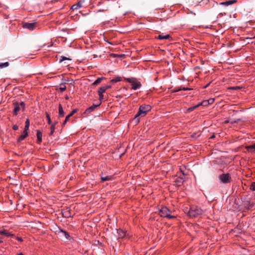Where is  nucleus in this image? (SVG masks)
Masks as SVG:
<instances>
[{
    "instance_id": "1",
    "label": "nucleus",
    "mask_w": 255,
    "mask_h": 255,
    "mask_svg": "<svg viewBox=\"0 0 255 255\" xmlns=\"http://www.w3.org/2000/svg\"><path fill=\"white\" fill-rule=\"evenodd\" d=\"M151 108L150 105H141L139 107L137 113L134 118V120L135 121V122L136 124L138 123L139 122V119L138 117L144 116L147 114V113L151 110Z\"/></svg>"
},
{
    "instance_id": "2",
    "label": "nucleus",
    "mask_w": 255,
    "mask_h": 255,
    "mask_svg": "<svg viewBox=\"0 0 255 255\" xmlns=\"http://www.w3.org/2000/svg\"><path fill=\"white\" fill-rule=\"evenodd\" d=\"M203 210L197 206H191L188 211V216L191 218H196L203 213Z\"/></svg>"
},
{
    "instance_id": "3",
    "label": "nucleus",
    "mask_w": 255,
    "mask_h": 255,
    "mask_svg": "<svg viewBox=\"0 0 255 255\" xmlns=\"http://www.w3.org/2000/svg\"><path fill=\"white\" fill-rule=\"evenodd\" d=\"M171 213V211L167 207L163 206L159 210V215L162 217L169 219L176 218V216L170 215Z\"/></svg>"
},
{
    "instance_id": "4",
    "label": "nucleus",
    "mask_w": 255,
    "mask_h": 255,
    "mask_svg": "<svg viewBox=\"0 0 255 255\" xmlns=\"http://www.w3.org/2000/svg\"><path fill=\"white\" fill-rule=\"evenodd\" d=\"M126 80L132 84V89L134 90L139 88L141 86L140 83L138 82L135 78H127L126 79Z\"/></svg>"
},
{
    "instance_id": "5",
    "label": "nucleus",
    "mask_w": 255,
    "mask_h": 255,
    "mask_svg": "<svg viewBox=\"0 0 255 255\" xmlns=\"http://www.w3.org/2000/svg\"><path fill=\"white\" fill-rule=\"evenodd\" d=\"M36 26V23L32 22V23H27L25 22L23 24V27L24 28H27L29 29L30 30H33L34 29H35Z\"/></svg>"
},
{
    "instance_id": "6",
    "label": "nucleus",
    "mask_w": 255,
    "mask_h": 255,
    "mask_svg": "<svg viewBox=\"0 0 255 255\" xmlns=\"http://www.w3.org/2000/svg\"><path fill=\"white\" fill-rule=\"evenodd\" d=\"M220 180L221 183L226 184L232 181L231 176H220Z\"/></svg>"
},
{
    "instance_id": "7",
    "label": "nucleus",
    "mask_w": 255,
    "mask_h": 255,
    "mask_svg": "<svg viewBox=\"0 0 255 255\" xmlns=\"http://www.w3.org/2000/svg\"><path fill=\"white\" fill-rule=\"evenodd\" d=\"M184 181V180L182 176H178V177L174 181L175 182L174 185L176 186H180L183 184Z\"/></svg>"
},
{
    "instance_id": "8",
    "label": "nucleus",
    "mask_w": 255,
    "mask_h": 255,
    "mask_svg": "<svg viewBox=\"0 0 255 255\" xmlns=\"http://www.w3.org/2000/svg\"><path fill=\"white\" fill-rule=\"evenodd\" d=\"M63 216L65 218H70L71 217V214L70 213V209L69 208H66L63 209L62 211Z\"/></svg>"
},
{
    "instance_id": "9",
    "label": "nucleus",
    "mask_w": 255,
    "mask_h": 255,
    "mask_svg": "<svg viewBox=\"0 0 255 255\" xmlns=\"http://www.w3.org/2000/svg\"><path fill=\"white\" fill-rule=\"evenodd\" d=\"M117 232L118 239L123 238L126 236V232L121 229H117Z\"/></svg>"
},
{
    "instance_id": "10",
    "label": "nucleus",
    "mask_w": 255,
    "mask_h": 255,
    "mask_svg": "<svg viewBox=\"0 0 255 255\" xmlns=\"http://www.w3.org/2000/svg\"><path fill=\"white\" fill-rule=\"evenodd\" d=\"M64 116V112L62 105L60 104L58 106V118H61Z\"/></svg>"
},
{
    "instance_id": "11",
    "label": "nucleus",
    "mask_w": 255,
    "mask_h": 255,
    "mask_svg": "<svg viewBox=\"0 0 255 255\" xmlns=\"http://www.w3.org/2000/svg\"><path fill=\"white\" fill-rule=\"evenodd\" d=\"M13 106L14 107L13 114L15 115H16L17 114V113L19 111L20 109L19 104L18 102H14L13 103Z\"/></svg>"
},
{
    "instance_id": "12",
    "label": "nucleus",
    "mask_w": 255,
    "mask_h": 255,
    "mask_svg": "<svg viewBox=\"0 0 255 255\" xmlns=\"http://www.w3.org/2000/svg\"><path fill=\"white\" fill-rule=\"evenodd\" d=\"M100 105V104H98V105H95V104H93L92 106L90 107L89 108H88L87 109H86V110L85 111V113L86 114H89L91 112H93V111L95 110V109L97 107H98L99 105Z\"/></svg>"
},
{
    "instance_id": "13",
    "label": "nucleus",
    "mask_w": 255,
    "mask_h": 255,
    "mask_svg": "<svg viewBox=\"0 0 255 255\" xmlns=\"http://www.w3.org/2000/svg\"><path fill=\"white\" fill-rule=\"evenodd\" d=\"M236 0H227L225 2H222L220 3L221 5H225V6H228L229 5L232 4L235 2H236Z\"/></svg>"
},
{
    "instance_id": "14",
    "label": "nucleus",
    "mask_w": 255,
    "mask_h": 255,
    "mask_svg": "<svg viewBox=\"0 0 255 255\" xmlns=\"http://www.w3.org/2000/svg\"><path fill=\"white\" fill-rule=\"evenodd\" d=\"M28 132H25L23 131V133L21 134L19 137V138L17 139V142H20L22 140H23L28 135Z\"/></svg>"
},
{
    "instance_id": "15",
    "label": "nucleus",
    "mask_w": 255,
    "mask_h": 255,
    "mask_svg": "<svg viewBox=\"0 0 255 255\" xmlns=\"http://www.w3.org/2000/svg\"><path fill=\"white\" fill-rule=\"evenodd\" d=\"M191 90V89L189 88H185V87H176L173 90V92H177L180 91L181 90L188 91V90Z\"/></svg>"
},
{
    "instance_id": "16",
    "label": "nucleus",
    "mask_w": 255,
    "mask_h": 255,
    "mask_svg": "<svg viewBox=\"0 0 255 255\" xmlns=\"http://www.w3.org/2000/svg\"><path fill=\"white\" fill-rule=\"evenodd\" d=\"M246 148L249 152H255V143L251 145L247 146Z\"/></svg>"
},
{
    "instance_id": "17",
    "label": "nucleus",
    "mask_w": 255,
    "mask_h": 255,
    "mask_svg": "<svg viewBox=\"0 0 255 255\" xmlns=\"http://www.w3.org/2000/svg\"><path fill=\"white\" fill-rule=\"evenodd\" d=\"M36 136L37 143H41L42 141V132L40 130L37 131Z\"/></svg>"
},
{
    "instance_id": "18",
    "label": "nucleus",
    "mask_w": 255,
    "mask_h": 255,
    "mask_svg": "<svg viewBox=\"0 0 255 255\" xmlns=\"http://www.w3.org/2000/svg\"><path fill=\"white\" fill-rule=\"evenodd\" d=\"M244 205L246 207H247L248 209H249L250 208H252L254 206V204L253 203H251L250 201L247 200L244 201Z\"/></svg>"
},
{
    "instance_id": "19",
    "label": "nucleus",
    "mask_w": 255,
    "mask_h": 255,
    "mask_svg": "<svg viewBox=\"0 0 255 255\" xmlns=\"http://www.w3.org/2000/svg\"><path fill=\"white\" fill-rule=\"evenodd\" d=\"M2 235H5V236H6L7 237H15L14 234H13L10 232H8L6 230H2Z\"/></svg>"
},
{
    "instance_id": "20",
    "label": "nucleus",
    "mask_w": 255,
    "mask_h": 255,
    "mask_svg": "<svg viewBox=\"0 0 255 255\" xmlns=\"http://www.w3.org/2000/svg\"><path fill=\"white\" fill-rule=\"evenodd\" d=\"M170 35L169 34H167L165 35H163L162 34H159L157 38L160 40H164L169 39L170 38Z\"/></svg>"
},
{
    "instance_id": "21",
    "label": "nucleus",
    "mask_w": 255,
    "mask_h": 255,
    "mask_svg": "<svg viewBox=\"0 0 255 255\" xmlns=\"http://www.w3.org/2000/svg\"><path fill=\"white\" fill-rule=\"evenodd\" d=\"M113 176H101V182H103L106 181L113 180L114 178Z\"/></svg>"
},
{
    "instance_id": "22",
    "label": "nucleus",
    "mask_w": 255,
    "mask_h": 255,
    "mask_svg": "<svg viewBox=\"0 0 255 255\" xmlns=\"http://www.w3.org/2000/svg\"><path fill=\"white\" fill-rule=\"evenodd\" d=\"M81 6H82V4L80 2H79L73 5L72 6V7H71V8L73 10L78 9L79 8H80Z\"/></svg>"
},
{
    "instance_id": "23",
    "label": "nucleus",
    "mask_w": 255,
    "mask_h": 255,
    "mask_svg": "<svg viewBox=\"0 0 255 255\" xmlns=\"http://www.w3.org/2000/svg\"><path fill=\"white\" fill-rule=\"evenodd\" d=\"M29 125H30V122H29V120L27 119H26V120L25 121V127H24V131L28 132V130L29 129Z\"/></svg>"
},
{
    "instance_id": "24",
    "label": "nucleus",
    "mask_w": 255,
    "mask_h": 255,
    "mask_svg": "<svg viewBox=\"0 0 255 255\" xmlns=\"http://www.w3.org/2000/svg\"><path fill=\"white\" fill-rule=\"evenodd\" d=\"M111 87V86L110 85H108V86H103V87H101L100 88L99 91L104 93L108 89H109Z\"/></svg>"
},
{
    "instance_id": "25",
    "label": "nucleus",
    "mask_w": 255,
    "mask_h": 255,
    "mask_svg": "<svg viewBox=\"0 0 255 255\" xmlns=\"http://www.w3.org/2000/svg\"><path fill=\"white\" fill-rule=\"evenodd\" d=\"M105 78L104 77H100V78H98L94 83H93V85H97L98 84H99L100 83H101L102 81V80L103 79H104Z\"/></svg>"
},
{
    "instance_id": "26",
    "label": "nucleus",
    "mask_w": 255,
    "mask_h": 255,
    "mask_svg": "<svg viewBox=\"0 0 255 255\" xmlns=\"http://www.w3.org/2000/svg\"><path fill=\"white\" fill-rule=\"evenodd\" d=\"M122 78L121 77H117L116 78L111 80L110 82L112 83H116L117 82L121 81Z\"/></svg>"
},
{
    "instance_id": "27",
    "label": "nucleus",
    "mask_w": 255,
    "mask_h": 255,
    "mask_svg": "<svg viewBox=\"0 0 255 255\" xmlns=\"http://www.w3.org/2000/svg\"><path fill=\"white\" fill-rule=\"evenodd\" d=\"M9 63L8 62H6L4 63H0V68H3L5 67H7L9 66Z\"/></svg>"
},
{
    "instance_id": "28",
    "label": "nucleus",
    "mask_w": 255,
    "mask_h": 255,
    "mask_svg": "<svg viewBox=\"0 0 255 255\" xmlns=\"http://www.w3.org/2000/svg\"><path fill=\"white\" fill-rule=\"evenodd\" d=\"M70 117H71L69 115H68V116H67L66 117V118H65L64 121L63 122V123L62 124V126H64L66 125L67 122H68L69 121Z\"/></svg>"
},
{
    "instance_id": "29",
    "label": "nucleus",
    "mask_w": 255,
    "mask_h": 255,
    "mask_svg": "<svg viewBox=\"0 0 255 255\" xmlns=\"http://www.w3.org/2000/svg\"><path fill=\"white\" fill-rule=\"evenodd\" d=\"M61 232L64 234L65 238L67 239H69V240L70 239L71 237H70V236L69 235V234H68V233H67V232H66L64 230H61Z\"/></svg>"
},
{
    "instance_id": "30",
    "label": "nucleus",
    "mask_w": 255,
    "mask_h": 255,
    "mask_svg": "<svg viewBox=\"0 0 255 255\" xmlns=\"http://www.w3.org/2000/svg\"><path fill=\"white\" fill-rule=\"evenodd\" d=\"M59 89L61 92H63L66 89V87L64 84L61 83L60 85Z\"/></svg>"
},
{
    "instance_id": "31",
    "label": "nucleus",
    "mask_w": 255,
    "mask_h": 255,
    "mask_svg": "<svg viewBox=\"0 0 255 255\" xmlns=\"http://www.w3.org/2000/svg\"><path fill=\"white\" fill-rule=\"evenodd\" d=\"M200 105H201V106H202L206 107V106H208L209 104V102H208L207 100H205V101H202L201 103H200Z\"/></svg>"
},
{
    "instance_id": "32",
    "label": "nucleus",
    "mask_w": 255,
    "mask_h": 255,
    "mask_svg": "<svg viewBox=\"0 0 255 255\" xmlns=\"http://www.w3.org/2000/svg\"><path fill=\"white\" fill-rule=\"evenodd\" d=\"M71 60V59L66 57H65V56H61V59H60L59 62L61 63L62 61H63L64 60Z\"/></svg>"
},
{
    "instance_id": "33",
    "label": "nucleus",
    "mask_w": 255,
    "mask_h": 255,
    "mask_svg": "<svg viewBox=\"0 0 255 255\" xmlns=\"http://www.w3.org/2000/svg\"><path fill=\"white\" fill-rule=\"evenodd\" d=\"M250 189L253 191H255V182H253L251 183Z\"/></svg>"
},
{
    "instance_id": "34",
    "label": "nucleus",
    "mask_w": 255,
    "mask_h": 255,
    "mask_svg": "<svg viewBox=\"0 0 255 255\" xmlns=\"http://www.w3.org/2000/svg\"><path fill=\"white\" fill-rule=\"evenodd\" d=\"M103 92L100 91H98V94H99V100L100 101H102L103 98H104V95L103 94Z\"/></svg>"
},
{
    "instance_id": "35",
    "label": "nucleus",
    "mask_w": 255,
    "mask_h": 255,
    "mask_svg": "<svg viewBox=\"0 0 255 255\" xmlns=\"http://www.w3.org/2000/svg\"><path fill=\"white\" fill-rule=\"evenodd\" d=\"M55 129V125H52L51 126V131L50 133V135H52L54 133Z\"/></svg>"
},
{
    "instance_id": "36",
    "label": "nucleus",
    "mask_w": 255,
    "mask_h": 255,
    "mask_svg": "<svg viewBox=\"0 0 255 255\" xmlns=\"http://www.w3.org/2000/svg\"><path fill=\"white\" fill-rule=\"evenodd\" d=\"M46 118H47V121H48V123L49 124H50L51 123V119H50L49 115L48 114H47V113H46Z\"/></svg>"
},
{
    "instance_id": "37",
    "label": "nucleus",
    "mask_w": 255,
    "mask_h": 255,
    "mask_svg": "<svg viewBox=\"0 0 255 255\" xmlns=\"http://www.w3.org/2000/svg\"><path fill=\"white\" fill-rule=\"evenodd\" d=\"M19 104V106H21L22 110H24V108H25V104L24 103V102H21Z\"/></svg>"
},
{
    "instance_id": "38",
    "label": "nucleus",
    "mask_w": 255,
    "mask_h": 255,
    "mask_svg": "<svg viewBox=\"0 0 255 255\" xmlns=\"http://www.w3.org/2000/svg\"><path fill=\"white\" fill-rule=\"evenodd\" d=\"M77 109H74L69 115H70L71 117H72L75 113H76L77 112Z\"/></svg>"
},
{
    "instance_id": "39",
    "label": "nucleus",
    "mask_w": 255,
    "mask_h": 255,
    "mask_svg": "<svg viewBox=\"0 0 255 255\" xmlns=\"http://www.w3.org/2000/svg\"><path fill=\"white\" fill-rule=\"evenodd\" d=\"M207 101H208V102H209V104L210 105L214 103V99H210L208 100Z\"/></svg>"
},
{
    "instance_id": "40",
    "label": "nucleus",
    "mask_w": 255,
    "mask_h": 255,
    "mask_svg": "<svg viewBox=\"0 0 255 255\" xmlns=\"http://www.w3.org/2000/svg\"><path fill=\"white\" fill-rule=\"evenodd\" d=\"M14 237H15L16 239L17 240H18V241H19V242H23V239H22V238H21V237H15V236Z\"/></svg>"
},
{
    "instance_id": "41",
    "label": "nucleus",
    "mask_w": 255,
    "mask_h": 255,
    "mask_svg": "<svg viewBox=\"0 0 255 255\" xmlns=\"http://www.w3.org/2000/svg\"><path fill=\"white\" fill-rule=\"evenodd\" d=\"M12 128L14 130H16L18 128V127L17 125H13L12 127Z\"/></svg>"
},
{
    "instance_id": "42",
    "label": "nucleus",
    "mask_w": 255,
    "mask_h": 255,
    "mask_svg": "<svg viewBox=\"0 0 255 255\" xmlns=\"http://www.w3.org/2000/svg\"><path fill=\"white\" fill-rule=\"evenodd\" d=\"M194 110V109L193 107H191L188 109L187 111L190 112L193 111Z\"/></svg>"
},
{
    "instance_id": "43",
    "label": "nucleus",
    "mask_w": 255,
    "mask_h": 255,
    "mask_svg": "<svg viewBox=\"0 0 255 255\" xmlns=\"http://www.w3.org/2000/svg\"><path fill=\"white\" fill-rule=\"evenodd\" d=\"M240 121L239 119H237L236 120H233L231 122L232 124H234V123H238L239 121Z\"/></svg>"
},
{
    "instance_id": "44",
    "label": "nucleus",
    "mask_w": 255,
    "mask_h": 255,
    "mask_svg": "<svg viewBox=\"0 0 255 255\" xmlns=\"http://www.w3.org/2000/svg\"><path fill=\"white\" fill-rule=\"evenodd\" d=\"M200 106H201V105H200V103L198 104V105H196V106H193V108H194V109L195 110L196 108H197L198 107H199Z\"/></svg>"
},
{
    "instance_id": "45",
    "label": "nucleus",
    "mask_w": 255,
    "mask_h": 255,
    "mask_svg": "<svg viewBox=\"0 0 255 255\" xmlns=\"http://www.w3.org/2000/svg\"><path fill=\"white\" fill-rule=\"evenodd\" d=\"M200 106H201V105H200V103L198 104V105H196V106H193V108H194V109L195 110L196 108H197L198 107H199Z\"/></svg>"
},
{
    "instance_id": "46",
    "label": "nucleus",
    "mask_w": 255,
    "mask_h": 255,
    "mask_svg": "<svg viewBox=\"0 0 255 255\" xmlns=\"http://www.w3.org/2000/svg\"><path fill=\"white\" fill-rule=\"evenodd\" d=\"M221 175H226V176H227V175H229V173H223L222 174H221Z\"/></svg>"
},
{
    "instance_id": "47",
    "label": "nucleus",
    "mask_w": 255,
    "mask_h": 255,
    "mask_svg": "<svg viewBox=\"0 0 255 255\" xmlns=\"http://www.w3.org/2000/svg\"><path fill=\"white\" fill-rule=\"evenodd\" d=\"M197 2H202L203 0H196Z\"/></svg>"
},
{
    "instance_id": "48",
    "label": "nucleus",
    "mask_w": 255,
    "mask_h": 255,
    "mask_svg": "<svg viewBox=\"0 0 255 255\" xmlns=\"http://www.w3.org/2000/svg\"><path fill=\"white\" fill-rule=\"evenodd\" d=\"M215 137V135H212L211 137H210V138H213Z\"/></svg>"
},
{
    "instance_id": "49",
    "label": "nucleus",
    "mask_w": 255,
    "mask_h": 255,
    "mask_svg": "<svg viewBox=\"0 0 255 255\" xmlns=\"http://www.w3.org/2000/svg\"><path fill=\"white\" fill-rule=\"evenodd\" d=\"M58 123V122H54V124H53L52 125H55V126H56V125Z\"/></svg>"
},
{
    "instance_id": "50",
    "label": "nucleus",
    "mask_w": 255,
    "mask_h": 255,
    "mask_svg": "<svg viewBox=\"0 0 255 255\" xmlns=\"http://www.w3.org/2000/svg\"><path fill=\"white\" fill-rule=\"evenodd\" d=\"M65 99L66 100H68L69 99V97L67 96L65 97Z\"/></svg>"
},
{
    "instance_id": "51",
    "label": "nucleus",
    "mask_w": 255,
    "mask_h": 255,
    "mask_svg": "<svg viewBox=\"0 0 255 255\" xmlns=\"http://www.w3.org/2000/svg\"><path fill=\"white\" fill-rule=\"evenodd\" d=\"M18 255H24L22 253H19V254H18Z\"/></svg>"
},
{
    "instance_id": "52",
    "label": "nucleus",
    "mask_w": 255,
    "mask_h": 255,
    "mask_svg": "<svg viewBox=\"0 0 255 255\" xmlns=\"http://www.w3.org/2000/svg\"><path fill=\"white\" fill-rule=\"evenodd\" d=\"M188 173H183V175H186V174H187Z\"/></svg>"
},
{
    "instance_id": "53",
    "label": "nucleus",
    "mask_w": 255,
    "mask_h": 255,
    "mask_svg": "<svg viewBox=\"0 0 255 255\" xmlns=\"http://www.w3.org/2000/svg\"><path fill=\"white\" fill-rule=\"evenodd\" d=\"M2 231H0V235H2Z\"/></svg>"
},
{
    "instance_id": "54",
    "label": "nucleus",
    "mask_w": 255,
    "mask_h": 255,
    "mask_svg": "<svg viewBox=\"0 0 255 255\" xmlns=\"http://www.w3.org/2000/svg\"><path fill=\"white\" fill-rule=\"evenodd\" d=\"M237 88H238V87H233V88H232L233 89H236Z\"/></svg>"
},
{
    "instance_id": "55",
    "label": "nucleus",
    "mask_w": 255,
    "mask_h": 255,
    "mask_svg": "<svg viewBox=\"0 0 255 255\" xmlns=\"http://www.w3.org/2000/svg\"><path fill=\"white\" fill-rule=\"evenodd\" d=\"M73 177H70V180H72V179H73Z\"/></svg>"
},
{
    "instance_id": "56",
    "label": "nucleus",
    "mask_w": 255,
    "mask_h": 255,
    "mask_svg": "<svg viewBox=\"0 0 255 255\" xmlns=\"http://www.w3.org/2000/svg\"><path fill=\"white\" fill-rule=\"evenodd\" d=\"M2 242H3V241L0 240V243H1Z\"/></svg>"
}]
</instances>
